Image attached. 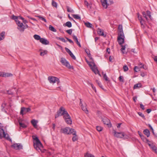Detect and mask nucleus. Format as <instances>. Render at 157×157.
Returning <instances> with one entry per match:
<instances>
[{
  "label": "nucleus",
  "mask_w": 157,
  "mask_h": 157,
  "mask_svg": "<svg viewBox=\"0 0 157 157\" xmlns=\"http://www.w3.org/2000/svg\"><path fill=\"white\" fill-rule=\"evenodd\" d=\"M102 75L104 78L105 79V80L106 81H109L107 76H106V74L102 73Z\"/></svg>",
  "instance_id": "obj_36"
},
{
  "label": "nucleus",
  "mask_w": 157,
  "mask_h": 157,
  "mask_svg": "<svg viewBox=\"0 0 157 157\" xmlns=\"http://www.w3.org/2000/svg\"><path fill=\"white\" fill-rule=\"evenodd\" d=\"M66 8L67 9V11L68 12H70V13H74V10L72 9L71 8H70L69 6H67Z\"/></svg>",
  "instance_id": "obj_27"
},
{
  "label": "nucleus",
  "mask_w": 157,
  "mask_h": 157,
  "mask_svg": "<svg viewBox=\"0 0 157 157\" xmlns=\"http://www.w3.org/2000/svg\"><path fill=\"white\" fill-rule=\"evenodd\" d=\"M12 19L16 21V24L17 25V29L21 32H24V27H25L23 25V23L20 22L18 20V16H16L14 15H13L12 17Z\"/></svg>",
  "instance_id": "obj_2"
},
{
  "label": "nucleus",
  "mask_w": 157,
  "mask_h": 157,
  "mask_svg": "<svg viewBox=\"0 0 157 157\" xmlns=\"http://www.w3.org/2000/svg\"><path fill=\"white\" fill-rule=\"evenodd\" d=\"M148 126L150 128L152 132L154 135H155V133L154 131V130L152 127L151 126V125L150 124H148Z\"/></svg>",
  "instance_id": "obj_48"
},
{
  "label": "nucleus",
  "mask_w": 157,
  "mask_h": 157,
  "mask_svg": "<svg viewBox=\"0 0 157 157\" xmlns=\"http://www.w3.org/2000/svg\"><path fill=\"white\" fill-rule=\"evenodd\" d=\"M66 32L67 33H68L69 35H71L72 34V29H71L67 30L66 31Z\"/></svg>",
  "instance_id": "obj_46"
},
{
  "label": "nucleus",
  "mask_w": 157,
  "mask_h": 157,
  "mask_svg": "<svg viewBox=\"0 0 157 157\" xmlns=\"http://www.w3.org/2000/svg\"><path fill=\"white\" fill-rule=\"evenodd\" d=\"M96 129L97 131L99 132H100L102 131V128L100 126H97L96 127Z\"/></svg>",
  "instance_id": "obj_45"
},
{
  "label": "nucleus",
  "mask_w": 157,
  "mask_h": 157,
  "mask_svg": "<svg viewBox=\"0 0 157 157\" xmlns=\"http://www.w3.org/2000/svg\"><path fill=\"white\" fill-rule=\"evenodd\" d=\"M40 42L44 45H48L49 43V42L48 40L44 38H41L40 40Z\"/></svg>",
  "instance_id": "obj_15"
},
{
  "label": "nucleus",
  "mask_w": 157,
  "mask_h": 157,
  "mask_svg": "<svg viewBox=\"0 0 157 157\" xmlns=\"http://www.w3.org/2000/svg\"><path fill=\"white\" fill-rule=\"evenodd\" d=\"M101 2L102 3V6L105 8L106 9L107 8L108 3V0H101Z\"/></svg>",
  "instance_id": "obj_14"
},
{
  "label": "nucleus",
  "mask_w": 157,
  "mask_h": 157,
  "mask_svg": "<svg viewBox=\"0 0 157 157\" xmlns=\"http://www.w3.org/2000/svg\"><path fill=\"white\" fill-rule=\"evenodd\" d=\"M52 6L56 7L57 6V4L56 2L54 1H52Z\"/></svg>",
  "instance_id": "obj_50"
},
{
  "label": "nucleus",
  "mask_w": 157,
  "mask_h": 157,
  "mask_svg": "<svg viewBox=\"0 0 157 157\" xmlns=\"http://www.w3.org/2000/svg\"><path fill=\"white\" fill-rule=\"evenodd\" d=\"M57 114L55 116V118L58 117L59 116H64L66 114L68 113L65 109L63 107H61L57 112Z\"/></svg>",
  "instance_id": "obj_3"
},
{
  "label": "nucleus",
  "mask_w": 157,
  "mask_h": 157,
  "mask_svg": "<svg viewBox=\"0 0 157 157\" xmlns=\"http://www.w3.org/2000/svg\"><path fill=\"white\" fill-rule=\"evenodd\" d=\"M90 84L93 89L95 91V92H96V90L95 87L94 86V85H93V84L92 83H90Z\"/></svg>",
  "instance_id": "obj_56"
},
{
  "label": "nucleus",
  "mask_w": 157,
  "mask_h": 157,
  "mask_svg": "<svg viewBox=\"0 0 157 157\" xmlns=\"http://www.w3.org/2000/svg\"><path fill=\"white\" fill-rule=\"evenodd\" d=\"M140 108L143 110H144L145 109V108H144V106L141 103V104H140Z\"/></svg>",
  "instance_id": "obj_57"
},
{
  "label": "nucleus",
  "mask_w": 157,
  "mask_h": 157,
  "mask_svg": "<svg viewBox=\"0 0 157 157\" xmlns=\"http://www.w3.org/2000/svg\"><path fill=\"white\" fill-rule=\"evenodd\" d=\"M142 85L140 83H137L135 84L133 87L134 89H136L140 87H141Z\"/></svg>",
  "instance_id": "obj_28"
},
{
  "label": "nucleus",
  "mask_w": 157,
  "mask_h": 157,
  "mask_svg": "<svg viewBox=\"0 0 157 157\" xmlns=\"http://www.w3.org/2000/svg\"><path fill=\"white\" fill-rule=\"evenodd\" d=\"M96 82L98 84V85L100 86V87L102 89H103V88H102V85L101 84V82L98 80H96Z\"/></svg>",
  "instance_id": "obj_43"
},
{
  "label": "nucleus",
  "mask_w": 157,
  "mask_h": 157,
  "mask_svg": "<svg viewBox=\"0 0 157 157\" xmlns=\"http://www.w3.org/2000/svg\"><path fill=\"white\" fill-rule=\"evenodd\" d=\"M5 32L4 31L0 33V41L4 39Z\"/></svg>",
  "instance_id": "obj_25"
},
{
  "label": "nucleus",
  "mask_w": 157,
  "mask_h": 157,
  "mask_svg": "<svg viewBox=\"0 0 157 157\" xmlns=\"http://www.w3.org/2000/svg\"><path fill=\"white\" fill-rule=\"evenodd\" d=\"M118 29L119 31V32L118 33V35H120L121 36L122 35H123L124 34L122 25H118Z\"/></svg>",
  "instance_id": "obj_17"
},
{
  "label": "nucleus",
  "mask_w": 157,
  "mask_h": 157,
  "mask_svg": "<svg viewBox=\"0 0 157 157\" xmlns=\"http://www.w3.org/2000/svg\"><path fill=\"white\" fill-rule=\"evenodd\" d=\"M33 138L35 140V143L34 144V146L37 150H40L41 151V148H43V146L38 137L35 136H33Z\"/></svg>",
  "instance_id": "obj_1"
},
{
  "label": "nucleus",
  "mask_w": 157,
  "mask_h": 157,
  "mask_svg": "<svg viewBox=\"0 0 157 157\" xmlns=\"http://www.w3.org/2000/svg\"><path fill=\"white\" fill-rule=\"evenodd\" d=\"M151 109H147L146 110V112L148 113H150V112L151 111Z\"/></svg>",
  "instance_id": "obj_63"
},
{
  "label": "nucleus",
  "mask_w": 157,
  "mask_h": 157,
  "mask_svg": "<svg viewBox=\"0 0 157 157\" xmlns=\"http://www.w3.org/2000/svg\"><path fill=\"white\" fill-rule=\"evenodd\" d=\"M73 39H74V40L75 41V42L77 44L79 42L78 41V39L77 36H75V35H73Z\"/></svg>",
  "instance_id": "obj_41"
},
{
  "label": "nucleus",
  "mask_w": 157,
  "mask_h": 157,
  "mask_svg": "<svg viewBox=\"0 0 157 157\" xmlns=\"http://www.w3.org/2000/svg\"><path fill=\"white\" fill-rule=\"evenodd\" d=\"M124 34L122 35L121 36L120 35H118L117 41L120 45H121L124 43Z\"/></svg>",
  "instance_id": "obj_7"
},
{
  "label": "nucleus",
  "mask_w": 157,
  "mask_h": 157,
  "mask_svg": "<svg viewBox=\"0 0 157 157\" xmlns=\"http://www.w3.org/2000/svg\"><path fill=\"white\" fill-rule=\"evenodd\" d=\"M0 129V131L1 132L2 131L3 132L4 137L6 138L7 140L11 141V139L10 138L9 135L8 134H5L4 130L3 128H1Z\"/></svg>",
  "instance_id": "obj_13"
},
{
  "label": "nucleus",
  "mask_w": 157,
  "mask_h": 157,
  "mask_svg": "<svg viewBox=\"0 0 157 157\" xmlns=\"http://www.w3.org/2000/svg\"><path fill=\"white\" fill-rule=\"evenodd\" d=\"M68 17L70 20H73V21H75V20L73 19L70 16L69 14H68Z\"/></svg>",
  "instance_id": "obj_61"
},
{
  "label": "nucleus",
  "mask_w": 157,
  "mask_h": 157,
  "mask_svg": "<svg viewBox=\"0 0 157 157\" xmlns=\"http://www.w3.org/2000/svg\"><path fill=\"white\" fill-rule=\"evenodd\" d=\"M119 80L121 82H124V78L122 76H120L119 77Z\"/></svg>",
  "instance_id": "obj_49"
},
{
  "label": "nucleus",
  "mask_w": 157,
  "mask_h": 157,
  "mask_svg": "<svg viewBox=\"0 0 157 157\" xmlns=\"http://www.w3.org/2000/svg\"><path fill=\"white\" fill-rule=\"evenodd\" d=\"M121 47H122V48L121 49V50L122 51V52L124 54V52L123 51L125 50V49L126 48L125 46L122 45H121Z\"/></svg>",
  "instance_id": "obj_54"
},
{
  "label": "nucleus",
  "mask_w": 157,
  "mask_h": 157,
  "mask_svg": "<svg viewBox=\"0 0 157 157\" xmlns=\"http://www.w3.org/2000/svg\"><path fill=\"white\" fill-rule=\"evenodd\" d=\"M12 74L11 73H5L3 74L2 76L3 77H8L12 76Z\"/></svg>",
  "instance_id": "obj_34"
},
{
  "label": "nucleus",
  "mask_w": 157,
  "mask_h": 157,
  "mask_svg": "<svg viewBox=\"0 0 157 157\" xmlns=\"http://www.w3.org/2000/svg\"><path fill=\"white\" fill-rule=\"evenodd\" d=\"M63 26H65L69 28H70L72 26V24L70 21H67L66 23L65 24H63Z\"/></svg>",
  "instance_id": "obj_26"
},
{
  "label": "nucleus",
  "mask_w": 157,
  "mask_h": 157,
  "mask_svg": "<svg viewBox=\"0 0 157 157\" xmlns=\"http://www.w3.org/2000/svg\"><path fill=\"white\" fill-rule=\"evenodd\" d=\"M85 157H95L92 154L89 153H86L85 155Z\"/></svg>",
  "instance_id": "obj_35"
},
{
  "label": "nucleus",
  "mask_w": 157,
  "mask_h": 157,
  "mask_svg": "<svg viewBox=\"0 0 157 157\" xmlns=\"http://www.w3.org/2000/svg\"><path fill=\"white\" fill-rule=\"evenodd\" d=\"M89 65L91 68V67H92L93 66L95 67V64L94 62H90V63H89Z\"/></svg>",
  "instance_id": "obj_38"
},
{
  "label": "nucleus",
  "mask_w": 157,
  "mask_h": 157,
  "mask_svg": "<svg viewBox=\"0 0 157 157\" xmlns=\"http://www.w3.org/2000/svg\"><path fill=\"white\" fill-rule=\"evenodd\" d=\"M123 68L124 71H127L128 69V67L126 65H125L123 66Z\"/></svg>",
  "instance_id": "obj_44"
},
{
  "label": "nucleus",
  "mask_w": 157,
  "mask_h": 157,
  "mask_svg": "<svg viewBox=\"0 0 157 157\" xmlns=\"http://www.w3.org/2000/svg\"><path fill=\"white\" fill-rule=\"evenodd\" d=\"M65 122L68 124H71L72 123V119L69 114L67 113L63 117Z\"/></svg>",
  "instance_id": "obj_5"
},
{
  "label": "nucleus",
  "mask_w": 157,
  "mask_h": 157,
  "mask_svg": "<svg viewBox=\"0 0 157 157\" xmlns=\"http://www.w3.org/2000/svg\"><path fill=\"white\" fill-rule=\"evenodd\" d=\"M11 146L17 150L22 149V146L20 144H15L12 145Z\"/></svg>",
  "instance_id": "obj_11"
},
{
  "label": "nucleus",
  "mask_w": 157,
  "mask_h": 157,
  "mask_svg": "<svg viewBox=\"0 0 157 157\" xmlns=\"http://www.w3.org/2000/svg\"><path fill=\"white\" fill-rule=\"evenodd\" d=\"M154 60L157 63V56H155L154 58Z\"/></svg>",
  "instance_id": "obj_64"
},
{
  "label": "nucleus",
  "mask_w": 157,
  "mask_h": 157,
  "mask_svg": "<svg viewBox=\"0 0 157 157\" xmlns=\"http://www.w3.org/2000/svg\"><path fill=\"white\" fill-rule=\"evenodd\" d=\"M140 137H141V139L143 140V141H145V140L146 139V137H145L143 135L142 136H141Z\"/></svg>",
  "instance_id": "obj_60"
},
{
  "label": "nucleus",
  "mask_w": 157,
  "mask_h": 157,
  "mask_svg": "<svg viewBox=\"0 0 157 157\" xmlns=\"http://www.w3.org/2000/svg\"><path fill=\"white\" fill-rule=\"evenodd\" d=\"M139 66L138 67L140 68H140H143V67H144V65L141 63H139Z\"/></svg>",
  "instance_id": "obj_58"
},
{
  "label": "nucleus",
  "mask_w": 157,
  "mask_h": 157,
  "mask_svg": "<svg viewBox=\"0 0 157 157\" xmlns=\"http://www.w3.org/2000/svg\"><path fill=\"white\" fill-rule=\"evenodd\" d=\"M60 62L62 64L69 69L72 68V67L71 66L69 62L64 58L63 57L61 58Z\"/></svg>",
  "instance_id": "obj_4"
},
{
  "label": "nucleus",
  "mask_w": 157,
  "mask_h": 157,
  "mask_svg": "<svg viewBox=\"0 0 157 157\" xmlns=\"http://www.w3.org/2000/svg\"><path fill=\"white\" fill-rule=\"evenodd\" d=\"M48 79L51 83H54L56 82H57V84H59L60 82V81L58 78L55 77H48Z\"/></svg>",
  "instance_id": "obj_6"
},
{
  "label": "nucleus",
  "mask_w": 157,
  "mask_h": 157,
  "mask_svg": "<svg viewBox=\"0 0 157 157\" xmlns=\"http://www.w3.org/2000/svg\"><path fill=\"white\" fill-rule=\"evenodd\" d=\"M69 55L73 59H74V60L76 59L75 57V56L74 55V54H73V53L72 52Z\"/></svg>",
  "instance_id": "obj_47"
},
{
  "label": "nucleus",
  "mask_w": 157,
  "mask_h": 157,
  "mask_svg": "<svg viewBox=\"0 0 157 157\" xmlns=\"http://www.w3.org/2000/svg\"><path fill=\"white\" fill-rule=\"evenodd\" d=\"M142 14L143 15V17L145 18L147 20V15H146V13H145V12H142Z\"/></svg>",
  "instance_id": "obj_53"
},
{
  "label": "nucleus",
  "mask_w": 157,
  "mask_h": 157,
  "mask_svg": "<svg viewBox=\"0 0 157 157\" xmlns=\"http://www.w3.org/2000/svg\"><path fill=\"white\" fill-rule=\"evenodd\" d=\"M114 136L115 137L119 138H123L125 136L123 132H117L114 131Z\"/></svg>",
  "instance_id": "obj_9"
},
{
  "label": "nucleus",
  "mask_w": 157,
  "mask_h": 157,
  "mask_svg": "<svg viewBox=\"0 0 157 157\" xmlns=\"http://www.w3.org/2000/svg\"><path fill=\"white\" fill-rule=\"evenodd\" d=\"M97 32L98 34L101 36H103L104 37H105L106 35H105L103 31L100 29H98L97 30Z\"/></svg>",
  "instance_id": "obj_19"
},
{
  "label": "nucleus",
  "mask_w": 157,
  "mask_h": 157,
  "mask_svg": "<svg viewBox=\"0 0 157 157\" xmlns=\"http://www.w3.org/2000/svg\"><path fill=\"white\" fill-rule=\"evenodd\" d=\"M134 69L135 71L136 72H137L140 71V68L138 66H135L134 67Z\"/></svg>",
  "instance_id": "obj_42"
},
{
  "label": "nucleus",
  "mask_w": 157,
  "mask_h": 157,
  "mask_svg": "<svg viewBox=\"0 0 157 157\" xmlns=\"http://www.w3.org/2000/svg\"><path fill=\"white\" fill-rule=\"evenodd\" d=\"M138 114L141 117H142L143 119L145 120L146 119L145 116H144V114L140 112H138Z\"/></svg>",
  "instance_id": "obj_39"
},
{
  "label": "nucleus",
  "mask_w": 157,
  "mask_h": 157,
  "mask_svg": "<svg viewBox=\"0 0 157 157\" xmlns=\"http://www.w3.org/2000/svg\"><path fill=\"white\" fill-rule=\"evenodd\" d=\"M33 37L36 40H40L41 39L40 36L36 34L34 35L33 36Z\"/></svg>",
  "instance_id": "obj_31"
},
{
  "label": "nucleus",
  "mask_w": 157,
  "mask_h": 157,
  "mask_svg": "<svg viewBox=\"0 0 157 157\" xmlns=\"http://www.w3.org/2000/svg\"><path fill=\"white\" fill-rule=\"evenodd\" d=\"M85 52L87 54V55L89 56V57H90V56L91 55H90V52L89 50H86Z\"/></svg>",
  "instance_id": "obj_59"
},
{
  "label": "nucleus",
  "mask_w": 157,
  "mask_h": 157,
  "mask_svg": "<svg viewBox=\"0 0 157 157\" xmlns=\"http://www.w3.org/2000/svg\"><path fill=\"white\" fill-rule=\"evenodd\" d=\"M92 70L95 74H96L97 73H98L99 71L97 69V67H96V66L95 65V67H91V68Z\"/></svg>",
  "instance_id": "obj_23"
},
{
  "label": "nucleus",
  "mask_w": 157,
  "mask_h": 157,
  "mask_svg": "<svg viewBox=\"0 0 157 157\" xmlns=\"http://www.w3.org/2000/svg\"><path fill=\"white\" fill-rule=\"evenodd\" d=\"M19 123L21 127L23 128H25L27 127V126L25 124L21 122L20 121H19Z\"/></svg>",
  "instance_id": "obj_37"
},
{
  "label": "nucleus",
  "mask_w": 157,
  "mask_h": 157,
  "mask_svg": "<svg viewBox=\"0 0 157 157\" xmlns=\"http://www.w3.org/2000/svg\"><path fill=\"white\" fill-rule=\"evenodd\" d=\"M144 133L147 136V137L149 136L150 135V132L148 129H145L144 131Z\"/></svg>",
  "instance_id": "obj_22"
},
{
  "label": "nucleus",
  "mask_w": 157,
  "mask_h": 157,
  "mask_svg": "<svg viewBox=\"0 0 157 157\" xmlns=\"http://www.w3.org/2000/svg\"><path fill=\"white\" fill-rule=\"evenodd\" d=\"M6 105V104L5 103H3L2 105V110L4 109V107Z\"/></svg>",
  "instance_id": "obj_62"
},
{
  "label": "nucleus",
  "mask_w": 157,
  "mask_h": 157,
  "mask_svg": "<svg viewBox=\"0 0 157 157\" xmlns=\"http://www.w3.org/2000/svg\"><path fill=\"white\" fill-rule=\"evenodd\" d=\"M65 38L67 39V40L71 44H74V42L73 41L70 39H69L67 37H66Z\"/></svg>",
  "instance_id": "obj_55"
},
{
  "label": "nucleus",
  "mask_w": 157,
  "mask_h": 157,
  "mask_svg": "<svg viewBox=\"0 0 157 157\" xmlns=\"http://www.w3.org/2000/svg\"><path fill=\"white\" fill-rule=\"evenodd\" d=\"M37 121L34 119H33L31 121V123L34 127L35 128L37 127Z\"/></svg>",
  "instance_id": "obj_21"
},
{
  "label": "nucleus",
  "mask_w": 157,
  "mask_h": 157,
  "mask_svg": "<svg viewBox=\"0 0 157 157\" xmlns=\"http://www.w3.org/2000/svg\"><path fill=\"white\" fill-rule=\"evenodd\" d=\"M85 25L87 27L89 28H92V26L91 24L88 22H85Z\"/></svg>",
  "instance_id": "obj_30"
},
{
  "label": "nucleus",
  "mask_w": 157,
  "mask_h": 157,
  "mask_svg": "<svg viewBox=\"0 0 157 157\" xmlns=\"http://www.w3.org/2000/svg\"><path fill=\"white\" fill-rule=\"evenodd\" d=\"M49 29L51 31L53 32H56V30L54 28L50 25H49Z\"/></svg>",
  "instance_id": "obj_33"
},
{
  "label": "nucleus",
  "mask_w": 157,
  "mask_h": 157,
  "mask_svg": "<svg viewBox=\"0 0 157 157\" xmlns=\"http://www.w3.org/2000/svg\"><path fill=\"white\" fill-rule=\"evenodd\" d=\"M68 133H69V134H72L74 135H75L76 132L74 129L69 128Z\"/></svg>",
  "instance_id": "obj_20"
},
{
  "label": "nucleus",
  "mask_w": 157,
  "mask_h": 157,
  "mask_svg": "<svg viewBox=\"0 0 157 157\" xmlns=\"http://www.w3.org/2000/svg\"><path fill=\"white\" fill-rule=\"evenodd\" d=\"M137 15L138 19L140 21L141 25H143L145 23L144 20L142 19L141 16L140 15L139 13H137Z\"/></svg>",
  "instance_id": "obj_18"
},
{
  "label": "nucleus",
  "mask_w": 157,
  "mask_h": 157,
  "mask_svg": "<svg viewBox=\"0 0 157 157\" xmlns=\"http://www.w3.org/2000/svg\"><path fill=\"white\" fill-rule=\"evenodd\" d=\"M148 144L149 146L152 149L153 151H154L155 150V149L157 148L155 146L153 143H148Z\"/></svg>",
  "instance_id": "obj_24"
},
{
  "label": "nucleus",
  "mask_w": 157,
  "mask_h": 157,
  "mask_svg": "<svg viewBox=\"0 0 157 157\" xmlns=\"http://www.w3.org/2000/svg\"><path fill=\"white\" fill-rule=\"evenodd\" d=\"M102 121L105 124L109 125V124L110 123L109 120L106 117H105L102 118Z\"/></svg>",
  "instance_id": "obj_16"
},
{
  "label": "nucleus",
  "mask_w": 157,
  "mask_h": 157,
  "mask_svg": "<svg viewBox=\"0 0 157 157\" xmlns=\"http://www.w3.org/2000/svg\"><path fill=\"white\" fill-rule=\"evenodd\" d=\"M69 128L66 127L65 128H62L60 130V132L64 134H69Z\"/></svg>",
  "instance_id": "obj_12"
},
{
  "label": "nucleus",
  "mask_w": 157,
  "mask_h": 157,
  "mask_svg": "<svg viewBox=\"0 0 157 157\" xmlns=\"http://www.w3.org/2000/svg\"><path fill=\"white\" fill-rule=\"evenodd\" d=\"M65 49L66 51L69 54V55L71 52V51L67 48L66 47Z\"/></svg>",
  "instance_id": "obj_52"
},
{
  "label": "nucleus",
  "mask_w": 157,
  "mask_h": 157,
  "mask_svg": "<svg viewBox=\"0 0 157 157\" xmlns=\"http://www.w3.org/2000/svg\"><path fill=\"white\" fill-rule=\"evenodd\" d=\"M80 105L81 106L82 109L84 111L85 113H87L88 111L86 107V104H85L83 105L82 104V101L81 99H80Z\"/></svg>",
  "instance_id": "obj_10"
},
{
  "label": "nucleus",
  "mask_w": 157,
  "mask_h": 157,
  "mask_svg": "<svg viewBox=\"0 0 157 157\" xmlns=\"http://www.w3.org/2000/svg\"><path fill=\"white\" fill-rule=\"evenodd\" d=\"M36 17H38L40 19L44 21L45 22H46V20L44 17L39 16H36Z\"/></svg>",
  "instance_id": "obj_40"
},
{
  "label": "nucleus",
  "mask_w": 157,
  "mask_h": 157,
  "mask_svg": "<svg viewBox=\"0 0 157 157\" xmlns=\"http://www.w3.org/2000/svg\"><path fill=\"white\" fill-rule=\"evenodd\" d=\"M72 140L74 142L76 141L77 140V137L76 135H75V136H74L72 139Z\"/></svg>",
  "instance_id": "obj_51"
},
{
  "label": "nucleus",
  "mask_w": 157,
  "mask_h": 157,
  "mask_svg": "<svg viewBox=\"0 0 157 157\" xmlns=\"http://www.w3.org/2000/svg\"><path fill=\"white\" fill-rule=\"evenodd\" d=\"M40 51H41L42 52H41L40 53V55L41 56H44V55L46 54L47 53L48 51L47 50H43L42 51V50L40 49Z\"/></svg>",
  "instance_id": "obj_29"
},
{
  "label": "nucleus",
  "mask_w": 157,
  "mask_h": 157,
  "mask_svg": "<svg viewBox=\"0 0 157 157\" xmlns=\"http://www.w3.org/2000/svg\"><path fill=\"white\" fill-rule=\"evenodd\" d=\"M72 15L73 17L75 19L79 20L81 19V17L80 16H79L78 14H72Z\"/></svg>",
  "instance_id": "obj_32"
},
{
  "label": "nucleus",
  "mask_w": 157,
  "mask_h": 157,
  "mask_svg": "<svg viewBox=\"0 0 157 157\" xmlns=\"http://www.w3.org/2000/svg\"><path fill=\"white\" fill-rule=\"evenodd\" d=\"M30 110L31 109L29 108H25L24 107H22L21 109L20 114L22 115H23Z\"/></svg>",
  "instance_id": "obj_8"
}]
</instances>
